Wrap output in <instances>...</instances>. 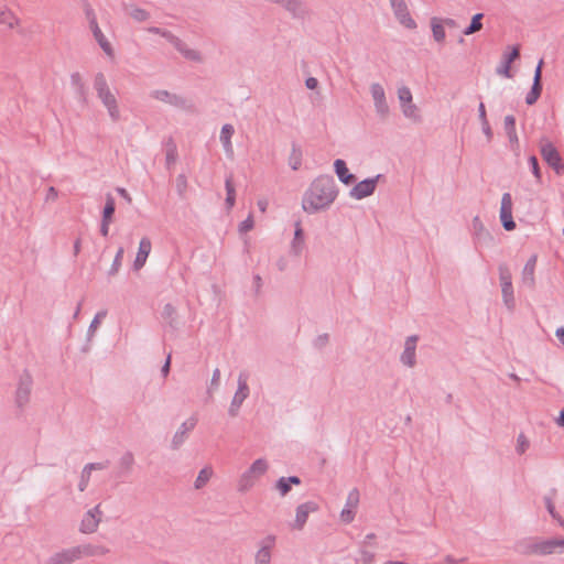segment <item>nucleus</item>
Segmentation results:
<instances>
[{
  "label": "nucleus",
  "mask_w": 564,
  "mask_h": 564,
  "mask_svg": "<svg viewBox=\"0 0 564 564\" xmlns=\"http://www.w3.org/2000/svg\"><path fill=\"white\" fill-rule=\"evenodd\" d=\"M538 257L536 254H532L530 259L524 264V268L522 270V282L529 288H533L535 280H534V270L536 265Z\"/></svg>",
  "instance_id": "obj_26"
},
{
  "label": "nucleus",
  "mask_w": 564,
  "mask_h": 564,
  "mask_svg": "<svg viewBox=\"0 0 564 564\" xmlns=\"http://www.w3.org/2000/svg\"><path fill=\"white\" fill-rule=\"evenodd\" d=\"M151 249H152V243H151L150 238L143 237L140 240L138 253H137V257H135L134 262H133V269L135 271L140 270L141 268H143V265L145 264L147 259H148V257H149V254L151 252Z\"/></svg>",
  "instance_id": "obj_18"
},
{
  "label": "nucleus",
  "mask_w": 564,
  "mask_h": 564,
  "mask_svg": "<svg viewBox=\"0 0 564 564\" xmlns=\"http://www.w3.org/2000/svg\"><path fill=\"white\" fill-rule=\"evenodd\" d=\"M171 44L188 61L202 62V55L198 51L188 48L187 45L177 36L171 42Z\"/></svg>",
  "instance_id": "obj_24"
},
{
  "label": "nucleus",
  "mask_w": 564,
  "mask_h": 564,
  "mask_svg": "<svg viewBox=\"0 0 564 564\" xmlns=\"http://www.w3.org/2000/svg\"><path fill=\"white\" fill-rule=\"evenodd\" d=\"M520 57V47L518 45L513 46L511 51L503 55V61L501 66L497 68V73L507 77L511 78V64Z\"/></svg>",
  "instance_id": "obj_19"
},
{
  "label": "nucleus",
  "mask_w": 564,
  "mask_h": 564,
  "mask_svg": "<svg viewBox=\"0 0 564 564\" xmlns=\"http://www.w3.org/2000/svg\"><path fill=\"white\" fill-rule=\"evenodd\" d=\"M338 195V188L332 175H319L304 193L302 207L308 214L328 208Z\"/></svg>",
  "instance_id": "obj_1"
},
{
  "label": "nucleus",
  "mask_w": 564,
  "mask_h": 564,
  "mask_svg": "<svg viewBox=\"0 0 564 564\" xmlns=\"http://www.w3.org/2000/svg\"><path fill=\"white\" fill-rule=\"evenodd\" d=\"M187 188V180H186V176L184 174H180L177 177H176V191L178 193V195L181 197L184 196L185 194V191Z\"/></svg>",
  "instance_id": "obj_53"
},
{
  "label": "nucleus",
  "mask_w": 564,
  "mask_h": 564,
  "mask_svg": "<svg viewBox=\"0 0 564 564\" xmlns=\"http://www.w3.org/2000/svg\"><path fill=\"white\" fill-rule=\"evenodd\" d=\"M134 464V456L131 452H126L119 459V466L121 468L119 477L128 475Z\"/></svg>",
  "instance_id": "obj_34"
},
{
  "label": "nucleus",
  "mask_w": 564,
  "mask_h": 564,
  "mask_svg": "<svg viewBox=\"0 0 564 564\" xmlns=\"http://www.w3.org/2000/svg\"><path fill=\"white\" fill-rule=\"evenodd\" d=\"M76 554L78 555V560L82 557L88 556H100L105 555L109 552V550L102 545H94V544H82L74 546Z\"/></svg>",
  "instance_id": "obj_21"
},
{
  "label": "nucleus",
  "mask_w": 564,
  "mask_h": 564,
  "mask_svg": "<svg viewBox=\"0 0 564 564\" xmlns=\"http://www.w3.org/2000/svg\"><path fill=\"white\" fill-rule=\"evenodd\" d=\"M70 84L75 87V88H78L84 84L83 82V78H82V75L78 73V72H75L70 75Z\"/></svg>",
  "instance_id": "obj_64"
},
{
  "label": "nucleus",
  "mask_w": 564,
  "mask_h": 564,
  "mask_svg": "<svg viewBox=\"0 0 564 564\" xmlns=\"http://www.w3.org/2000/svg\"><path fill=\"white\" fill-rule=\"evenodd\" d=\"M177 160V147L173 138L170 137L165 142V162L167 167L175 164Z\"/></svg>",
  "instance_id": "obj_31"
},
{
  "label": "nucleus",
  "mask_w": 564,
  "mask_h": 564,
  "mask_svg": "<svg viewBox=\"0 0 564 564\" xmlns=\"http://www.w3.org/2000/svg\"><path fill=\"white\" fill-rule=\"evenodd\" d=\"M100 518H95L93 513L86 512L80 522V532L94 533L97 531Z\"/></svg>",
  "instance_id": "obj_28"
},
{
  "label": "nucleus",
  "mask_w": 564,
  "mask_h": 564,
  "mask_svg": "<svg viewBox=\"0 0 564 564\" xmlns=\"http://www.w3.org/2000/svg\"><path fill=\"white\" fill-rule=\"evenodd\" d=\"M171 44L188 61L202 62V55L198 51L188 48L187 45L177 36L171 42Z\"/></svg>",
  "instance_id": "obj_23"
},
{
  "label": "nucleus",
  "mask_w": 564,
  "mask_h": 564,
  "mask_svg": "<svg viewBox=\"0 0 564 564\" xmlns=\"http://www.w3.org/2000/svg\"><path fill=\"white\" fill-rule=\"evenodd\" d=\"M254 226V221L252 215H249L239 225V231L241 234L250 231Z\"/></svg>",
  "instance_id": "obj_58"
},
{
  "label": "nucleus",
  "mask_w": 564,
  "mask_h": 564,
  "mask_svg": "<svg viewBox=\"0 0 564 564\" xmlns=\"http://www.w3.org/2000/svg\"><path fill=\"white\" fill-rule=\"evenodd\" d=\"M558 546H564V539H550L528 546V553L551 554Z\"/></svg>",
  "instance_id": "obj_14"
},
{
  "label": "nucleus",
  "mask_w": 564,
  "mask_h": 564,
  "mask_svg": "<svg viewBox=\"0 0 564 564\" xmlns=\"http://www.w3.org/2000/svg\"><path fill=\"white\" fill-rule=\"evenodd\" d=\"M302 150L301 148L293 142L292 143V151L289 156V165L293 171H297L302 165Z\"/></svg>",
  "instance_id": "obj_35"
},
{
  "label": "nucleus",
  "mask_w": 564,
  "mask_h": 564,
  "mask_svg": "<svg viewBox=\"0 0 564 564\" xmlns=\"http://www.w3.org/2000/svg\"><path fill=\"white\" fill-rule=\"evenodd\" d=\"M471 225L475 238L479 243L490 245L494 241L492 236L485 228L482 221L478 216L474 217Z\"/></svg>",
  "instance_id": "obj_22"
},
{
  "label": "nucleus",
  "mask_w": 564,
  "mask_h": 564,
  "mask_svg": "<svg viewBox=\"0 0 564 564\" xmlns=\"http://www.w3.org/2000/svg\"><path fill=\"white\" fill-rule=\"evenodd\" d=\"M235 133V129L230 123H226L223 126L220 131V142L223 143L224 150L226 153L232 154L234 149L231 144V138Z\"/></svg>",
  "instance_id": "obj_29"
},
{
  "label": "nucleus",
  "mask_w": 564,
  "mask_h": 564,
  "mask_svg": "<svg viewBox=\"0 0 564 564\" xmlns=\"http://www.w3.org/2000/svg\"><path fill=\"white\" fill-rule=\"evenodd\" d=\"M371 96L375 101V108L378 116L384 120L389 115V106L386 100V94L383 87L375 83L370 87Z\"/></svg>",
  "instance_id": "obj_11"
},
{
  "label": "nucleus",
  "mask_w": 564,
  "mask_h": 564,
  "mask_svg": "<svg viewBox=\"0 0 564 564\" xmlns=\"http://www.w3.org/2000/svg\"><path fill=\"white\" fill-rule=\"evenodd\" d=\"M398 97H399V100L401 102V106L405 105V104H410L412 102V93L411 90L403 86L401 88H399L398 90Z\"/></svg>",
  "instance_id": "obj_51"
},
{
  "label": "nucleus",
  "mask_w": 564,
  "mask_h": 564,
  "mask_svg": "<svg viewBox=\"0 0 564 564\" xmlns=\"http://www.w3.org/2000/svg\"><path fill=\"white\" fill-rule=\"evenodd\" d=\"M334 171L338 180L345 185H351L357 181L356 175L349 172L346 162L341 159L334 161Z\"/></svg>",
  "instance_id": "obj_20"
},
{
  "label": "nucleus",
  "mask_w": 564,
  "mask_h": 564,
  "mask_svg": "<svg viewBox=\"0 0 564 564\" xmlns=\"http://www.w3.org/2000/svg\"><path fill=\"white\" fill-rule=\"evenodd\" d=\"M106 314H107V312H106V311H101V312H98V313L95 315V317H94V319L91 321V323H90V325H89V328H88V333H89V334H93V333L97 329V327H98V325H99V323H100L101 318L106 317Z\"/></svg>",
  "instance_id": "obj_57"
},
{
  "label": "nucleus",
  "mask_w": 564,
  "mask_h": 564,
  "mask_svg": "<svg viewBox=\"0 0 564 564\" xmlns=\"http://www.w3.org/2000/svg\"><path fill=\"white\" fill-rule=\"evenodd\" d=\"M151 97L183 110L191 111L194 108L193 104L188 99L183 96L172 94L165 89L151 91Z\"/></svg>",
  "instance_id": "obj_5"
},
{
  "label": "nucleus",
  "mask_w": 564,
  "mask_h": 564,
  "mask_svg": "<svg viewBox=\"0 0 564 564\" xmlns=\"http://www.w3.org/2000/svg\"><path fill=\"white\" fill-rule=\"evenodd\" d=\"M274 544H275V535L270 534L261 541L260 547H268V551L271 552Z\"/></svg>",
  "instance_id": "obj_61"
},
{
  "label": "nucleus",
  "mask_w": 564,
  "mask_h": 564,
  "mask_svg": "<svg viewBox=\"0 0 564 564\" xmlns=\"http://www.w3.org/2000/svg\"><path fill=\"white\" fill-rule=\"evenodd\" d=\"M110 465V462L109 460H105V462H99V463H88L85 465L86 469L91 471V470H102V469H106L108 468V466Z\"/></svg>",
  "instance_id": "obj_59"
},
{
  "label": "nucleus",
  "mask_w": 564,
  "mask_h": 564,
  "mask_svg": "<svg viewBox=\"0 0 564 564\" xmlns=\"http://www.w3.org/2000/svg\"><path fill=\"white\" fill-rule=\"evenodd\" d=\"M116 212V200L111 194L106 195V203L102 209L101 219L113 221V216Z\"/></svg>",
  "instance_id": "obj_32"
},
{
  "label": "nucleus",
  "mask_w": 564,
  "mask_h": 564,
  "mask_svg": "<svg viewBox=\"0 0 564 564\" xmlns=\"http://www.w3.org/2000/svg\"><path fill=\"white\" fill-rule=\"evenodd\" d=\"M268 463L263 458L256 459L251 466L248 468L249 474H253L254 477L258 479L260 476H262L268 470Z\"/></svg>",
  "instance_id": "obj_41"
},
{
  "label": "nucleus",
  "mask_w": 564,
  "mask_h": 564,
  "mask_svg": "<svg viewBox=\"0 0 564 564\" xmlns=\"http://www.w3.org/2000/svg\"><path fill=\"white\" fill-rule=\"evenodd\" d=\"M162 317L166 322L170 328L178 329L177 312L176 308L171 304L166 303L162 311Z\"/></svg>",
  "instance_id": "obj_27"
},
{
  "label": "nucleus",
  "mask_w": 564,
  "mask_h": 564,
  "mask_svg": "<svg viewBox=\"0 0 564 564\" xmlns=\"http://www.w3.org/2000/svg\"><path fill=\"white\" fill-rule=\"evenodd\" d=\"M482 19H484V13H476L475 15H473L469 25L463 30V34L471 35V34L480 31L482 29V22H481Z\"/></svg>",
  "instance_id": "obj_36"
},
{
  "label": "nucleus",
  "mask_w": 564,
  "mask_h": 564,
  "mask_svg": "<svg viewBox=\"0 0 564 564\" xmlns=\"http://www.w3.org/2000/svg\"><path fill=\"white\" fill-rule=\"evenodd\" d=\"M402 112H403V115L406 118H410V119H412L415 122H420L421 121V116L419 115V109L412 102L403 105L402 106Z\"/></svg>",
  "instance_id": "obj_43"
},
{
  "label": "nucleus",
  "mask_w": 564,
  "mask_h": 564,
  "mask_svg": "<svg viewBox=\"0 0 564 564\" xmlns=\"http://www.w3.org/2000/svg\"><path fill=\"white\" fill-rule=\"evenodd\" d=\"M90 474L91 471L87 470L86 467L84 466L83 470H82V475H80V480H79V484H78V489L80 491H85L88 484H89V479H90Z\"/></svg>",
  "instance_id": "obj_54"
},
{
  "label": "nucleus",
  "mask_w": 564,
  "mask_h": 564,
  "mask_svg": "<svg viewBox=\"0 0 564 564\" xmlns=\"http://www.w3.org/2000/svg\"><path fill=\"white\" fill-rule=\"evenodd\" d=\"M196 424L197 417L195 416H191L188 420L183 422L172 438L171 447L173 449H178L186 441L187 434L195 429Z\"/></svg>",
  "instance_id": "obj_13"
},
{
  "label": "nucleus",
  "mask_w": 564,
  "mask_h": 564,
  "mask_svg": "<svg viewBox=\"0 0 564 564\" xmlns=\"http://www.w3.org/2000/svg\"><path fill=\"white\" fill-rule=\"evenodd\" d=\"M256 480L257 478L254 477L253 474H249V470L247 469L240 477L239 481H238V490L240 492H246L248 491L250 488L253 487V485L256 484Z\"/></svg>",
  "instance_id": "obj_37"
},
{
  "label": "nucleus",
  "mask_w": 564,
  "mask_h": 564,
  "mask_svg": "<svg viewBox=\"0 0 564 564\" xmlns=\"http://www.w3.org/2000/svg\"><path fill=\"white\" fill-rule=\"evenodd\" d=\"M317 510H318V505L314 501H306V502L297 506L294 528H296L299 530L303 529V527L306 523V520L308 518V514L311 512H315Z\"/></svg>",
  "instance_id": "obj_16"
},
{
  "label": "nucleus",
  "mask_w": 564,
  "mask_h": 564,
  "mask_svg": "<svg viewBox=\"0 0 564 564\" xmlns=\"http://www.w3.org/2000/svg\"><path fill=\"white\" fill-rule=\"evenodd\" d=\"M518 444H517V452L518 454H523L528 448H529V441L528 438L524 436V434H520L518 436V440H517Z\"/></svg>",
  "instance_id": "obj_55"
},
{
  "label": "nucleus",
  "mask_w": 564,
  "mask_h": 564,
  "mask_svg": "<svg viewBox=\"0 0 564 564\" xmlns=\"http://www.w3.org/2000/svg\"><path fill=\"white\" fill-rule=\"evenodd\" d=\"M248 377L249 375L246 371H241L238 376V389L234 394V398L228 410V414L231 417L238 415L240 406L242 405L243 401L249 397L250 389L248 386Z\"/></svg>",
  "instance_id": "obj_3"
},
{
  "label": "nucleus",
  "mask_w": 564,
  "mask_h": 564,
  "mask_svg": "<svg viewBox=\"0 0 564 564\" xmlns=\"http://www.w3.org/2000/svg\"><path fill=\"white\" fill-rule=\"evenodd\" d=\"M130 15L132 19H134L138 22L147 21L150 18V13L141 8H133L130 11Z\"/></svg>",
  "instance_id": "obj_49"
},
{
  "label": "nucleus",
  "mask_w": 564,
  "mask_h": 564,
  "mask_svg": "<svg viewBox=\"0 0 564 564\" xmlns=\"http://www.w3.org/2000/svg\"><path fill=\"white\" fill-rule=\"evenodd\" d=\"M97 96L101 100L102 105L107 108L111 120L113 122L119 121L120 120V110L118 107L117 98L110 91V89L102 91V93L98 94Z\"/></svg>",
  "instance_id": "obj_15"
},
{
  "label": "nucleus",
  "mask_w": 564,
  "mask_h": 564,
  "mask_svg": "<svg viewBox=\"0 0 564 564\" xmlns=\"http://www.w3.org/2000/svg\"><path fill=\"white\" fill-rule=\"evenodd\" d=\"M503 127L506 133L514 132L516 131V118L512 115H508L505 117L503 120Z\"/></svg>",
  "instance_id": "obj_56"
},
{
  "label": "nucleus",
  "mask_w": 564,
  "mask_h": 564,
  "mask_svg": "<svg viewBox=\"0 0 564 564\" xmlns=\"http://www.w3.org/2000/svg\"><path fill=\"white\" fill-rule=\"evenodd\" d=\"M290 484L285 480V477H281L275 482V489L282 497L286 496L291 490Z\"/></svg>",
  "instance_id": "obj_52"
},
{
  "label": "nucleus",
  "mask_w": 564,
  "mask_h": 564,
  "mask_svg": "<svg viewBox=\"0 0 564 564\" xmlns=\"http://www.w3.org/2000/svg\"><path fill=\"white\" fill-rule=\"evenodd\" d=\"M382 174H378L375 177H369L357 183L349 192V195L355 199H364L372 195L377 188L379 180Z\"/></svg>",
  "instance_id": "obj_7"
},
{
  "label": "nucleus",
  "mask_w": 564,
  "mask_h": 564,
  "mask_svg": "<svg viewBox=\"0 0 564 564\" xmlns=\"http://www.w3.org/2000/svg\"><path fill=\"white\" fill-rule=\"evenodd\" d=\"M431 26L434 40L440 43L443 42L445 40V30L443 24H441L436 18H433Z\"/></svg>",
  "instance_id": "obj_42"
},
{
  "label": "nucleus",
  "mask_w": 564,
  "mask_h": 564,
  "mask_svg": "<svg viewBox=\"0 0 564 564\" xmlns=\"http://www.w3.org/2000/svg\"><path fill=\"white\" fill-rule=\"evenodd\" d=\"M544 62L543 59H540L533 76V83H542V68H543Z\"/></svg>",
  "instance_id": "obj_62"
},
{
  "label": "nucleus",
  "mask_w": 564,
  "mask_h": 564,
  "mask_svg": "<svg viewBox=\"0 0 564 564\" xmlns=\"http://www.w3.org/2000/svg\"><path fill=\"white\" fill-rule=\"evenodd\" d=\"M500 221L505 230L511 231L516 228V221L512 218V197L510 193H505L501 198Z\"/></svg>",
  "instance_id": "obj_9"
},
{
  "label": "nucleus",
  "mask_w": 564,
  "mask_h": 564,
  "mask_svg": "<svg viewBox=\"0 0 564 564\" xmlns=\"http://www.w3.org/2000/svg\"><path fill=\"white\" fill-rule=\"evenodd\" d=\"M397 20L408 29H415L416 23L411 18L405 0H390Z\"/></svg>",
  "instance_id": "obj_10"
},
{
  "label": "nucleus",
  "mask_w": 564,
  "mask_h": 564,
  "mask_svg": "<svg viewBox=\"0 0 564 564\" xmlns=\"http://www.w3.org/2000/svg\"><path fill=\"white\" fill-rule=\"evenodd\" d=\"M19 22L18 18L6 7H0V23L13 29Z\"/></svg>",
  "instance_id": "obj_38"
},
{
  "label": "nucleus",
  "mask_w": 564,
  "mask_h": 564,
  "mask_svg": "<svg viewBox=\"0 0 564 564\" xmlns=\"http://www.w3.org/2000/svg\"><path fill=\"white\" fill-rule=\"evenodd\" d=\"M543 89L542 83H532L530 91L525 96V104L528 106L534 105L540 98Z\"/></svg>",
  "instance_id": "obj_39"
},
{
  "label": "nucleus",
  "mask_w": 564,
  "mask_h": 564,
  "mask_svg": "<svg viewBox=\"0 0 564 564\" xmlns=\"http://www.w3.org/2000/svg\"><path fill=\"white\" fill-rule=\"evenodd\" d=\"M124 249L123 247H120L115 256V259L112 261V264L108 271V275L112 276L116 275L121 267L122 259H123Z\"/></svg>",
  "instance_id": "obj_44"
},
{
  "label": "nucleus",
  "mask_w": 564,
  "mask_h": 564,
  "mask_svg": "<svg viewBox=\"0 0 564 564\" xmlns=\"http://www.w3.org/2000/svg\"><path fill=\"white\" fill-rule=\"evenodd\" d=\"M33 379L28 370H24L20 376L18 388L15 391V404L18 408L23 409L30 401Z\"/></svg>",
  "instance_id": "obj_6"
},
{
  "label": "nucleus",
  "mask_w": 564,
  "mask_h": 564,
  "mask_svg": "<svg viewBox=\"0 0 564 564\" xmlns=\"http://www.w3.org/2000/svg\"><path fill=\"white\" fill-rule=\"evenodd\" d=\"M304 246V231L301 227L300 223L295 224V231H294V238L292 241V250L293 252L299 256L302 252Z\"/></svg>",
  "instance_id": "obj_33"
},
{
  "label": "nucleus",
  "mask_w": 564,
  "mask_h": 564,
  "mask_svg": "<svg viewBox=\"0 0 564 564\" xmlns=\"http://www.w3.org/2000/svg\"><path fill=\"white\" fill-rule=\"evenodd\" d=\"M359 500V490L357 488L351 489L347 496L345 508L340 512L341 522L348 524L354 521Z\"/></svg>",
  "instance_id": "obj_8"
},
{
  "label": "nucleus",
  "mask_w": 564,
  "mask_h": 564,
  "mask_svg": "<svg viewBox=\"0 0 564 564\" xmlns=\"http://www.w3.org/2000/svg\"><path fill=\"white\" fill-rule=\"evenodd\" d=\"M529 165L531 167L532 174L536 178V182L541 183V181H542V173H541V169H540V165H539L538 158L535 155H531L529 158Z\"/></svg>",
  "instance_id": "obj_47"
},
{
  "label": "nucleus",
  "mask_w": 564,
  "mask_h": 564,
  "mask_svg": "<svg viewBox=\"0 0 564 564\" xmlns=\"http://www.w3.org/2000/svg\"><path fill=\"white\" fill-rule=\"evenodd\" d=\"M544 503H545V507H546L550 516L553 519L560 521L561 524H563V520H562L561 516L556 512L552 498L547 497V496L544 497Z\"/></svg>",
  "instance_id": "obj_50"
},
{
  "label": "nucleus",
  "mask_w": 564,
  "mask_h": 564,
  "mask_svg": "<svg viewBox=\"0 0 564 564\" xmlns=\"http://www.w3.org/2000/svg\"><path fill=\"white\" fill-rule=\"evenodd\" d=\"M480 123H481L482 132L485 133V135L487 138V141L490 142L492 140L494 133H492L491 127L489 124V121L487 120V121H482Z\"/></svg>",
  "instance_id": "obj_63"
},
{
  "label": "nucleus",
  "mask_w": 564,
  "mask_h": 564,
  "mask_svg": "<svg viewBox=\"0 0 564 564\" xmlns=\"http://www.w3.org/2000/svg\"><path fill=\"white\" fill-rule=\"evenodd\" d=\"M76 561H78V555L73 546L54 553L44 564H73Z\"/></svg>",
  "instance_id": "obj_17"
},
{
  "label": "nucleus",
  "mask_w": 564,
  "mask_h": 564,
  "mask_svg": "<svg viewBox=\"0 0 564 564\" xmlns=\"http://www.w3.org/2000/svg\"><path fill=\"white\" fill-rule=\"evenodd\" d=\"M329 341V335L328 334H322L316 337L314 340V346L318 349L325 347Z\"/></svg>",
  "instance_id": "obj_60"
},
{
  "label": "nucleus",
  "mask_w": 564,
  "mask_h": 564,
  "mask_svg": "<svg viewBox=\"0 0 564 564\" xmlns=\"http://www.w3.org/2000/svg\"><path fill=\"white\" fill-rule=\"evenodd\" d=\"M213 468L210 466H206L198 473V476L194 482L195 489H202L212 478Z\"/></svg>",
  "instance_id": "obj_40"
},
{
  "label": "nucleus",
  "mask_w": 564,
  "mask_h": 564,
  "mask_svg": "<svg viewBox=\"0 0 564 564\" xmlns=\"http://www.w3.org/2000/svg\"><path fill=\"white\" fill-rule=\"evenodd\" d=\"M540 152L542 159L550 167L554 170L557 175H562L564 173V163L562 156L551 141L543 138L540 142Z\"/></svg>",
  "instance_id": "obj_2"
},
{
  "label": "nucleus",
  "mask_w": 564,
  "mask_h": 564,
  "mask_svg": "<svg viewBox=\"0 0 564 564\" xmlns=\"http://www.w3.org/2000/svg\"><path fill=\"white\" fill-rule=\"evenodd\" d=\"M94 88L98 94L109 89L107 79L102 73H97L94 79Z\"/></svg>",
  "instance_id": "obj_45"
},
{
  "label": "nucleus",
  "mask_w": 564,
  "mask_h": 564,
  "mask_svg": "<svg viewBox=\"0 0 564 564\" xmlns=\"http://www.w3.org/2000/svg\"><path fill=\"white\" fill-rule=\"evenodd\" d=\"M89 26H90V30L93 32L95 40L97 41L99 46L102 48V51L107 55H112L113 51H112L111 44L108 42V40L104 35V33L101 32V30L98 25L97 19H91V24Z\"/></svg>",
  "instance_id": "obj_25"
},
{
  "label": "nucleus",
  "mask_w": 564,
  "mask_h": 564,
  "mask_svg": "<svg viewBox=\"0 0 564 564\" xmlns=\"http://www.w3.org/2000/svg\"><path fill=\"white\" fill-rule=\"evenodd\" d=\"M271 562V552L268 551V547H260L254 556V564H270Z\"/></svg>",
  "instance_id": "obj_46"
},
{
  "label": "nucleus",
  "mask_w": 564,
  "mask_h": 564,
  "mask_svg": "<svg viewBox=\"0 0 564 564\" xmlns=\"http://www.w3.org/2000/svg\"><path fill=\"white\" fill-rule=\"evenodd\" d=\"M225 188H226V207L227 209H231L236 203V188L234 185L232 175H228L225 180Z\"/></svg>",
  "instance_id": "obj_30"
},
{
  "label": "nucleus",
  "mask_w": 564,
  "mask_h": 564,
  "mask_svg": "<svg viewBox=\"0 0 564 564\" xmlns=\"http://www.w3.org/2000/svg\"><path fill=\"white\" fill-rule=\"evenodd\" d=\"M499 270V280L501 285V293L503 303L508 308L514 307V295H513V286H512V275L511 271L506 263H501L498 267Z\"/></svg>",
  "instance_id": "obj_4"
},
{
  "label": "nucleus",
  "mask_w": 564,
  "mask_h": 564,
  "mask_svg": "<svg viewBox=\"0 0 564 564\" xmlns=\"http://www.w3.org/2000/svg\"><path fill=\"white\" fill-rule=\"evenodd\" d=\"M219 383H220V370L218 368H216L213 371L210 383H209V387L207 389V393H208L209 397H212L213 392L218 389Z\"/></svg>",
  "instance_id": "obj_48"
},
{
  "label": "nucleus",
  "mask_w": 564,
  "mask_h": 564,
  "mask_svg": "<svg viewBox=\"0 0 564 564\" xmlns=\"http://www.w3.org/2000/svg\"><path fill=\"white\" fill-rule=\"evenodd\" d=\"M419 341L417 335H411L406 337L404 341V349L400 356V361L409 367L413 368L416 365V344Z\"/></svg>",
  "instance_id": "obj_12"
}]
</instances>
